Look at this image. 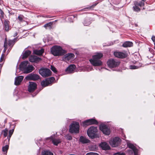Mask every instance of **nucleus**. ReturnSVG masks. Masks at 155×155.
Segmentation results:
<instances>
[{
	"label": "nucleus",
	"instance_id": "1",
	"mask_svg": "<svg viewBox=\"0 0 155 155\" xmlns=\"http://www.w3.org/2000/svg\"><path fill=\"white\" fill-rule=\"evenodd\" d=\"M19 68L20 70L25 74L32 72L34 69L32 65L29 64V62L27 61L21 62L20 64Z\"/></svg>",
	"mask_w": 155,
	"mask_h": 155
},
{
	"label": "nucleus",
	"instance_id": "2",
	"mask_svg": "<svg viewBox=\"0 0 155 155\" xmlns=\"http://www.w3.org/2000/svg\"><path fill=\"white\" fill-rule=\"evenodd\" d=\"M103 56V54L101 53H97L93 55L92 58L89 60L91 63L94 66H99L102 64V62L100 59Z\"/></svg>",
	"mask_w": 155,
	"mask_h": 155
},
{
	"label": "nucleus",
	"instance_id": "3",
	"mask_svg": "<svg viewBox=\"0 0 155 155\" xmlns=\"http://www.w3.org/2000/svg\"><path fill=\"white\" fill-rule=\"evenodd\" d=\"M51 54L55 56L62 55L66 52L61 46L57 45L53 46L51 48Z\"/></svg>",
	"mask_w": 155,
	"mask_h": 155
},
{
	"label": "nucleus",
	"instance_id": "4",
	"mask_svg": "<svg viewBox=\"0 0 155 155\" xmlns=\"http://www.w3.org/2000/svg\"><path fill=\"white\" fill-rule=\"evenodd\" d=\"M79 123L73 122L70 125L69 132L71 133H78L79 132Z\"/></svg>",
	"mask_w": 155,
	"mask_h": 155
},
{
	"label": "nucleus",
	"instance_id": "5",
	"mask_svg": "<svg viewBox=\"0 0 155 155\" xmlns=\"http://www.w3.org/2000/svg\"><path fill=\"white\" fill-rule=\"evenodd\" d=\"M97 132V127L91 126L88 129L87 133L88 136L90 137L93 139L96 137Z\"/></svg>",
	"mask_w": 155,
	"mask_h": 155
},
{
	"label": "nucleus",
	"instance_id": "6",
	"mask_svg": "<svg viewBox=\"0 0 155 155\" xmlns=\"http://www.w3.org/2000/svg\"><path fill=\"white\" fill-rule=\"evenodd\" d=\"M121 142V139L118 137H115L111 139L109 141L110 145L113 147L118 146Z\"/></svg>",
	"mask_w": 155,
	"mask_h": 155
},
{
	"label": "nucleus",
	"instance_id": "7",
	"mask_svg": "<svg viewBox=\"0 0 155 155\" xmlns=\"http://www.w3.org/2000/svg\"><path fill=\"white\" fill-rule=\"evenodd\" d=\"M39 74L43 77H46L50 76L51 72L49 69L42 68L39 70Z\"/></svg>",
	"mask_w": 155,
	"mask_h": 155
},
{
	"label": "nucleus",
	"instance_id": "8",
	"mask_svg": "<svg viewBox=\"0 0 155 155\" xmlns=\"http://www.w3.org/2000/svg\"><path fill=\"white\" fill-rule=\"evenodd\" d=\"M108 66L110 68H114L118 66L120 64V62L114 59H110L107 62Z\"/></svg>",
	"mask_w": 155,
	"mask_h": 155
},
{
	"label": "nucleus",
	"instance_id": "9",
	"mask_svg": "<svg viewBox=\"0 0 155 155\" xmlns=\"http://www.w3.org/2000/svg\"><path fill=\"white\" fill-rule=\"evenodd\" d=\"M97 124V121L94 119H91L86 120L82 123L83 126L84 127H86L93 124Z\"/></svg>",
	"mask_w": 155,
	"mask_h": 155
},
{
	"label": "nucleus",
	"instance_id": "10",
	"mask_svg": "<svg viewBox=\"0 0 155 155\" xmlns=\"http://www.w3.org/2000/svg\"><path fill=\"white\" fill-rule=\"evenodd\" d=\"M100 129L104 134L108 135L110 133V130L104 124H101L100 125Z\"/></svg>",
	"mask_w": 155,
	"mask_h": 155
},
{
	"label": "nucleus",
	"instance_id": "11",
	"mask_svg": "<svg viewBox=\"0 0 155 155\" xmlns=\"http://www.w3.org/2000/svg\"><path fill=\"white\" fill-rule=\"evenodd\" d=\"M54 80V78L52 77L47 78L45 81H42L41 84L43 87H45L51 84Z\"/></svg>",
	"mask_w": 155,
	"mask_h": 155
},
{
	"label": "nucleus",
	"instance_id": "12",
	"mask_svg": "<svg viewBox=\"0 0 155 155\" xmlns=\"http://www.w3.org/2000/svg\"><path fill=\"white\" fill-rule=\"evenodd\" d=\"M39 78V76L36 74L31 73L28 75L26 77V80H29L35 81L38 80Z\"/></svg>",
	"mask_w": 155,
	"mask_h": 155
},
{
	"label": "nucleus",
	"instance_id": "13",
	"mask_svg": "<svg viewBox=\"0 0 155 155\" xmlns=\"http://www.w3.org/2000/svg\"><path fill=\"white\" fill-rule=\"evenodd\" d=\"M114 54L116 57L120 58H125L127 57V55L126 52H123L119 51H115Z\"/></svg>",
	"mask_w": 155,
	"mask_h": 155
},
{
	"label": "nucleus",
	"instance_id": "14",
	"mask_svg": "<svg viewBox=\"0 0 155 155\" xmlns=\"http://www.w3.org/2000/svg\"><path fill=\"white\" fill-rule=\"evenodd\" d=\"M37 88V84L33 82H29V84L28 86V90L30 92H33Z\"/></svg>",
	"mask_w": 155,
	"mask_h": 155
},
{
	"label": "nucleus",
	"instance_id": "15",
	"mask_svg": "<svg viewBox=\"0 0 155 155\" xmlns=\"http://www.w3.org/2000/svg\"><path fill=\"white\" fill-rule=\"evenodd\" d=\"M29 61L31 62L37 63L41 60V59L37 56L31 55L29 58Z\"/></svg>",
	"mask_w": 155,
	"mask_h": 155
},
{
	"label": "nucleus",
	"instance_id": "16",
	"mask_svg": "<svg viewBox=\"0 0 155 155\" xmlns=\"http://www.w3.org/2000/svg\"><path fill=\"white\" fill-rule=\"evenodd\" d=\"M76 68L74 64H71L66 69L65 71L68 74L74 72V71Z\"/></svg>",
	"mask_w": 155,
	"mask_h": 155
},
{
	"label": "nucleus",
	"instance_id": "17",
	"mask_svg": "<svg viewBox=\"0 0 155 155\" xmlns=\"http://www.w3.org/2000/svg\"><path fill=\"white\" fill-rule=\"evenodd\" d=\"M127 146L130 149V151L132 153H134V155H136V147L134 145L130 143L128 141L127 142Z\"/></svg>",
	"mask_w": 155,
	"mask_h": 155
},
{
	"label": "nucleus",
	"instance_id": "18",
	"mask_svg": "<svg viewBox=\"0 0 155 155\" xmlns=\"http://www.w3.org/2000/svg\"><path fill=\"white\" fill-rule=\"evenodd\" d=\"M23 78L24 77L22 76H19L15 78V84L16 85H19Z\"/></svg>",
	"mask_w": 155,
	"mask_h": 155
},
{
	"label": "nucleus",
	"instance_id": "19",
	"mask_svg": "<svg viewBox=\"0 0 155 155\" xmlns=\"http://www.w3.org/2000/svg\"><path fill=\"white\" fill-rule=\"evenodd\" d=\"M99 146L104 150H109L110 148L107 143L106 142H101Z\"/></svg>",
	"mask_w": 155,
	"mask_h": 155
},
{
	"label": "nucleus",
	"instance_id": "20",
	"mask_svg": "<svg viewBox=\"0 0 155 155\" xmlns=\"http://www.w3.org/2000/svg\"><path fill=\"white\" fill-rule=\"evenodd\" d=\"M65 60L66 61H69L72 60L74 57V55L72 53L68 54H66L65 56Z\"/></svg>",
	"mask_w": 155,
	"mask_h": 155
},
{
	"label": "nucleus",
	"instance_id": "21",
	"mask_svg": "<svg viewBox=\"0 0 155 155\" xmlns=\"http://www.w3.org/2000/svg\"><path fill=\"white\" fill-rule=\"evenodd\" d=\"M17 40V38H15L13 40H9L8 41V42H7V45L8 46L10 47L9 49H11L15 42Z\"/></svg>",
	"mask_w": 155,
	"mask_h": 155
},
{
	"label": "nucleus",
	"instance_id": "22",
	"mask_svg": "<svg viewBox=\"0 0 155 155\" xmlns=\"http://www.w3.org/2000/svg\"><path fill=\"white\" fill-rule=\"evenodd\" d=\"M44 52V49L43 48H41L40 49L35 50L33 51L35 54L39 55H42Z\"/></svg>",
	"mask_w": 155,
	"mask_h": 155
},
{
	"label": "nucleus",
	"instance_id": "23",
	"mask_svg": "<svg viewBox=\"0 0 155 155\" xmlns=\"http://www.w3.org/2000/svg\"><path fill=\"white\" fill-rule=\"evenodd\" d=\"M79 141L82 143H87L89 142V140L86 137L81 136L80 137Z\"/></svg>",
	"mask_w": 155,
	"mask_h": 155
},
{
	"label": "nucleus",
	"instance_id": "24",
	"mask_svg": "<svg viewBox=\"0 0 155 155\" xmlns=\"http://www.w3.org/2000/svg\"><path fill=\"white\" fill-rule=\"evenodd\" d=\"M153 50L152 48H149V51L146 53V55L147 58H150L153 56Z\"/></svg>",
	"mask_w": 155,
	"mask_h": 155
},
{
	"label": "nucleus",
	"instance_id": "25",
	"mask_svg": "<svg viewBox=\"0 0 155 155\" xmlns=\"http://www.w3.org/2000/svg\"><path fill=\"white\" fill-rule=\"evenodd\" d=\"M50 138L52 140V143L55 145H58L61 142L60 139H53L52 137H51Z\"/></svg>",
	"mask_w": 155,
	"mask_h": 155
},
{
	"label": "nucleus",
	"instance_id": "26",
	"mask_svg": "<svg viewBox=\"0 0 155 155\" xmlns=\"http://www.w3.org/2000/svg\"><path fill=\"white\" fill-rule=\"evenodd\" d=\"M31 54V51L29 50H27L25 51L23 53L22 58L25 59Z\"/></svg>",
	"mask_w": 155,
	"mask_h": 155
},
{
	"label": "nucleus",
	"instance_id": "27",
	"mask_svg": "<svg viewBox=\"0 0 155 155\" xmlns=\"http://www.w3.org/2000/svg\"><path fill=\"white\" fill-rule=\"evenodd\" d=\"M122 46L124 47H130L133 46V43L130 41H126L123 44Z\"/></svg>",
	"mask_w": 155,
	"mask_h": 155
},
{
	"label": "nucleus",
	"instance_id": "28",
	"mask_svg": "<svg viewBox=\"0 0 155 155\" xmlns=\"http://www.w3.org/2000/svg\"><path fill=\"white\" fill-rule=\"evenodd\" d=\"M84 25L85 26H88L91 23V20L88 18H86L84 21Z\"/></svg>",
	"mask_w": 155,
	"mask_h": 155
},
{
	"label": "nucleus",
	"instance_id": "29",
	"mask_svg": "<svg viewBox=\"0 0 155 155\" xmlns=\"http://www.w3.org/2000/svg\"><path fill=\"white\" fill-rule=\"evenodd\" d=\"M42 155H53V153L49 150H45L42 152Z\"/></svg>",
	"mask_w": 155,
	"mask_h": 155
},
{
	"label": "nucleus",
	"instance_id": "30",
	"mask_svg": "<svg viewBox=\"0 0 155 155\" xmlns=\"http://www.w3.org/2000/svg\"><path fill=\"white\" fill-rule=\"evenodd\" d=\"M9 22L8 21L6 20L4 22L5 29L6 31H8L9 30Z\"/></svg>",
	"mask_w": 155,
	"mask_h": 155
},
{
	"label": "nucleus",
	"instance_id": "31",
	"mask_svg": "<svg viewBox=\"0 0 155 155\" xmlns=\"http://www.w3.org/2000/svg\"><path fill=\"white\" fill-rule=\"evenodd\" d=\"M52 22H51L45 25L44 27L46 29L48 28L51 29L52 27Z\"/></svg>",
	"mask_w": 155,
	"mask_h": 155
},
{
	"label": "nucleus",
	"instance_id": "32",
	"mask_svg": "<svg viewBox=\"0 0 155 155\" xmlns=\"http://www.w3.org/2000/svg\"><path fill=\"white\" fill-rule=\"evenodd\" d=\"M8 149V146L6 145L2 147V151L5 153V154L7 153Z\"/></svg>",
	"mask_w": 155,
	"mask_h": 155
},
{
	"label": "nucleus",
	"instance_id": "33",
	"mask_svg": "<svg viewBox=\"0 0 155 155\" xmlns=\"http://www.w3.org/2000/svg\"><path fill=\"white\" fill-rule=\"evenodd\" d=\"M4 52H5L6 50L8 47L7 40L6 39H5V41L4 44Z\"/></svg>",
	"mask_w": 155,
	"mask_h": 155
},
{
	"label": "nucleus",
	"instance_id": "34",
	"mask_svg": "<svg viewBox=\"0 0 155 155\" xmlns=\"http://www.w3.org/2000/svg\"><path fill=\"white\" fill-rule=\"evenodd\" d=\"M14 131V130L13 129L9 131V136L8 137V138L9 140L11 137L12 134H13Z\"/></svg>",
	"mask_w": 155,
	"mask_h": 155
},
{
	"label": "nucleus",
	"instance_id": "35",
	"mask_svg": "<svg viewBox=\"0 0 155 155\" xmlns=\"http://www.w3.org/2000/svg\"><path fill=\"white\" fill-rule=\"evenodd\" d=\"M4 55H2L1 57L0 60V65L1 66H2L3 64V62H2L4 61Z\"/></svg>",
	"mask_w": 155,
	"mask_h": 155
},
{
	"label": "nucleus",
	"instance_id": "36",
	"mask_svg": "<svg viewBox=\"0 0 155 155\" xmlns=\"http://www.w3.org/2000/svg\"><path fill=\"white\" fill-rule=\"evenodd\" d=\"M3 132H4V135L5 137H6L8 135V130L7 129H5L3 130Z\"/></svg>",
	"mask_w": 155,
	"mask_h": 155
},
{
	"label": "nucleus",
	"instance_id": "37",
	"mask_svg": "<svg viewBox=\"0 0 155 155\" xmlns=\"http://www.w3.org/2000/svg\"><path fill=\"white\" fill-rule=\"evenodd\" d=\"M23 16L22 15H19L18 17V19L19 20L20 22H22L23 21Z\"/></svg>",
	"mask_w": 155,
	"mask_h": 155
},
{
	"label": "nucleus",
	"instance_id": "38",
	"mask_svg": "<svg viewBox=\"0 0 155 155\" xmlns=\"http://www.w3.org/2000/svg\"><path fill=\"white\" fill-rule=\"evenodd\" d=\"M65 137L66 139L69 140H71L72 139V137L69 134L66 135Z\"/></svg>",
	"mask_w": 155,
	"mask_h": 155
},
{
	"label": "nucleus",
	"instance_id": "39",
	"mask_svg": "<svg viewBox=\"0 0 155 155\" xmlns=\"http://www.w3.org/2000/svg\"><path fill=\"white\" fill-rule=\"evenodd\" d=\"M51 70L54 73H56L57 72L56 68L54 66L51 65Z\"/></svg>",
	"mask_w": 155,
	"mask_h": 155
},
{
	"label": "nucleus",
	"instance_id": "40",
	"mask_svg": "<svg viewBox=\"0 0 155 155\" xmlns=\"http://www.w3.org/2000/svg\"><path fill=\"white\" fill-rule=\"evenodd\" d=\"M142 64L139 62L136 61V68L141 67Z\"/></svg>",
	"mask_w": 155,
	"mask_h": 155
},
{
	"label": "nucleus",
	"instance_id": "41",
	"mask_svg": "<svg viewBox=\"0 0 155 155\" xmlns=\"http://www.w3.org/2000/svg\"><path fill=\"white\" fill-rule=\"evenodd\" d=\"M86 155H98V154L97 153L91 152L87 153Z\"/></svg>",
	"mask_w": 155,
	"mask_h": 155
},
{
	"label": "nucleus",
	"instance_id": "42",
	"mask_svg": "<svg viewBox=\"0 0 155 155\" xmlns=\"http://www.w3.org/2000/svg\"><path fill=\"white\" fill-rule=\"evenodd\" d=\"M151 39L154 42V48L155 49V36H153L151 38Z\"/></svg>",
	"mask_w": 155,
	"mask_h": 155
},
{
	"label": "nucleus",
	"instance_id": "43",
	"mask_svg": "<svg viewBox=\"0 0 155 155\" xmlns=\"http://www.w3.org/2000/svg\"><path fill=\"white\" fill-rule=\"evenodd\" d=\"M130 68L131 69H136V66L134 65H131L130 66Z\"/></svg>",
	"mask_w": 155,
	"mask_h": 155
},
{
	"label": "nucleus",
	"instance_id": "44",
	"mask_svg": "<svg viewBox=\"0 0 155 155\" xmlns=\"http://www.w3.org/2000/svg\"><path fill=\"white\" fill-rule=\"evenodd\" d=\"M139 5L140 6H142L144 5V3L141 1L139 3Z\"/></svg>",
	"mask_w": 155,
	"mask_h": 155
},
{
	"label": "nucleus",
	"instance_id": "45",
	"mask_svg": "<svg viewBox=\"0 0 155 155\" xmlns=\"http://www.w3.org/2000/svg\"><path fill=\"white\" fill-rule=\"evenodd\" d=\"M133 9L134 11H136V4L135 3H134V6H133Z\"/></svg>",
	"mask_w": 155,
	"mask_h": 155
},
{
	"label": "nucleus",
	"instance_id": "46",
	"mask_svg": "<svg viewBox=\"0 0 155 155\" xmlns=\"http://www.w3.org/2000/svg\"><path fill=\"white\" fill-rule=\"evenodd\" d=\"M96 5H92V6H91V7H88L87 8H88V9H90V8H91V7H94L95 6H96Z\"/></svg>",
	"mask_w": 155,
	"mask_h": 155
},
{
	"label": "nucleus",
	"instance_id": "47",
	"mask_svg": "<svg viewBox=\"0 0 155 155\" xmlns=\"http://www.w3.org/2000/svg\"><path fill=\"white\" fill-rule=\"evenodd\" d=\"M140 10V8L136 6V11H139Z\"/></svg>",
	"mask_w": 155,
	"mask_h": 155
},
{
	"label": "nucleus",
	"instance_id": "48",
	"mask_svg": "<svg viewBox=\"0 0 155 155\" xmlns=\"http://www.w3.org/2000/svg\"><path fill=\"white\" fill-rule=\"evenodd\" d=\"M136 155H138V150L137 149V148H136Z\"/></svg>",
	"mask_w": 155,
	"mask_h": 155
},
{
	"label": "nucleus",
	"instance_id": "49",
	"mask_svg": "<svg viewBox=\"0 0 155 155\" xmlns=\"http://www.w3.org/2000/svg\"><path fill=\"white\" fill-rule=\"evenodd\" d=\"M139 60H137L138 61H140V60H141V57H139Z\"/></svg>",
	"mask_w": 155,
	"mask_h": 155
},
{
	"label": "nucleus",
	"instance_id": "50",
	"mask_svg": "<svg viewBox=\"0 0 155 155\" xmlns=\"http://www.w3.org/2000/svg\"><path fill=\"white\" fill-rule=\"evenodd\" d=\"M120 155H125V154L124 153H121Z\"/></svg>",
	"mask_w": 155,
	"mask_h": 155
},
{
	"label": "nucleus",
	"instance_id": "51",
	"mask_svg": "<svg viewBox=\"0 0 155 155\" xmlns=\"http://www.w3.org/2000/svg\"><path fill=\"white\" fill-rule=\"evenodd\" d=\"M146 0H142V1L144 2H146Z\"/></svg>",
	"mask_w": 155,
	"mask_h": 155
},
{
	"label": "nucleus",
	"instance_id": "52",
	"mask_svg": "<svg viewBox=\"0 0 155 155\" xmlns=\"http://www.w3.org/2000/svg\"><path fill=\"white\" fill-rule=\"evenodd\" d=\"M17 35V33H15V36H14L15 37V36Z\"/></svg>",
	"mask_w": 155,
	"mask_h": 155
},
{
	"label": "nucleus",
	"instance_id": "53",
	"mask_svg": "<svg viewBox=\"0 0 155 155\" xmlns=\"http://www.w3.org/2000/svg\"><path fill=\"white\" fill-rule=\"evenodd\" d=\"M1 13V14H2V13H3V12H2Z\"/></svg>",
	"mask_w": 155,
	"mask_h": 155
},
{
	"label": "nucleus",
	"instance_id": "54",
	"mask_svg": "<svg viewBox=\"0 0 155 155\" xmlns=\"http://www.w3.org/2000/svg\"><path fill=\"white\" fill-rule=\"evenodd\" d=\"M47 138V139L50 138Z\"/></svg>",
	"mask_w": 155,
	"mask_h": 155
}]
</instances>
